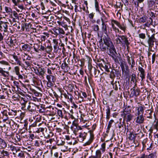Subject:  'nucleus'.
I'll use <instances>...</instances> for the list:
<instances>
[{
	"mask_svg": "<svg viewBox=\"0 0 158 158\" xmlns=\"http://www.w3.org/2000/svg\"><path fill=\"white\" fill-rule=\"evenodd\" d=\"M99 29V27L98 25H94V30L95 31H98Z\"/></svg>",
	"mask_w": 158,
	"mask_h": 158,
	"instance_id": "obj_62",
	"label": "nucleus"
},
{
	"mask_svg": "<svg viewBox=\"0 0 158 158\" xmlns=\"http://www.w3.org/2000/svg\"><path fill=\"white\" fill-rule=\"evenodd\" d=\"M10 149L13 151V154L14 155H16L17 153L19 152V149L16 148L14 146H10Z\"/></svg>",
	"mask_w": 158,
	"mask_h": 158,
	"instance_id": "obj_25",
	"label": "nucleus"
},
{
	"mask_svg": "<svg viewBox=\"0 0 158 158\" xmlns=\"http://www.w3.org/2000/svg\"><path fill=\"white\" fill-rule=\"evenodd\" d=\"M101 21L102 22V30L106 34L107 32V27L108 26L105 23L103 19H102Z\"/></svg>",
	"mask_w": 158,
	"mask_h": 158,
	"instance_id": "obj_14",
	"label": "nucleus"
},
{
	"mask_svg": "<svg viewBox=\"0 0 158 158\" xmlns=\"http://www.w3.org/2000/svg\"><path fill=\"white\" fill-rule=\"evenodd\" d=\"M20 98V96L17 94H15L12 96V98L15 100H19Z\"/></svg>",
	"mask_w": 158,
	"mask_h": 158,
	"instance_id": "obj_42",
	"label": "nucleus"
},
{
	"mask_svg": "<svg viewBox=\"0 0 158 158\" xmlns=\"http://www.w3.org/2000/svg\"><path fill=\"white\" fill-rule=\"evenodd\" d=\"M63 95L65 99L68 100V102H72L73 97L71 94L67 92V94L66 93H64Z\"/></svg>",
	"mask_w": 158,
	"mask_h": 158,
	"instance_id": "obj_10",
	"label": "nucleus"
},
{
	"mask_svg": "<svg viewBox=\"0 0 158 158\" xmlns=\"http://www.w3.org/2000/svg\"><path fill=\"white\" fill-rule=\"evenodd\" d=\"M144 112L143 107L142 106H140L137 108V112L135 114V115H143Z\"/></svg>",
	"mask_w": 158,
	"mask_h": 158,
	"instance_id": "obj_13",
	"label": "nucleus"
},
{
	"mask_svg": "<svg viewBox=\"0 0 158 158\" xmlns=\"http://www.w3.org/2000/svg\"><path fill=\"white\" fill-rule=\"evenodd\" d=\"M52 82L48 81L47 83V86L48 87L50 88L53 86V84L52 83Z\"/></svg>",
	"mask_w": 158,
	"mask_h": 158,
	"instance_id": "obj_52",
	"label": "nucleus"
},
{
	"mask_svg": "<svg viewBox=\"0 0 158 158\" xmlns=\"http://www.w3.org/2000/svg\"><path fill=\"white\" fill-rule=\"evenodd\" d=\"M75 12H81V8H80V10H79L78 9V6H77V5H75Z\"/></svg>",
	"mask_w": 158,
	"mask_h": 158,
	"instance_id": "obj_58",
	"label": "nucleus"
},
{
	"mask_svg": "<svg viewBox=\"0 0 158 158\" xmlns=\"http://www.w3.org/2000/svg\"><path fill=\"white\" fill-rule=\"evenodd\" d=\"M2 155V156L4 157L5 156L9 157V154L7 151H5L3 149Z\"/></svg>",
	"mask_w": 158,
	"mask_h": 158,
	"instance_id": "obj_39",
	"label": "nucleus"
},
{
	"mask_svg": "<svg viewBox=\"0 0 158 158\" xmlns=\"http://www.w3.org/2000/svg\"><path fill=\"white\" fill-rule=\"evenodd\" d=\"M139 38L144 40L146 37V35L145 34L143 33H141L139 34Z\"/></svg>",
	"mask_w": 158,
	"mask_h": 158,
	"instance_id": "obj_44",
	"label": "nucleus"
},
{
	"mask_svg": "<svg viewBox=\"0 0 158 158\" xmlns=\"http://www.w3.org/2000/svg\"><path fill=\"white\" fill-rule=\"evenodd\" d=\"M37 71L40 75L42 76L44 75V68L39 67L37 69Z\"/></svg>",
	"mask_w": 158,
	"mask_h": 158,
	"instance_id": "obj_31",
	"label": "nucleus"
},
{
	"mask_svg": "<svg viewBox=\"0 0 158 158\" xmlns=\"http://www.w3.org/2000/svg\"><path fill=\"white\" fill-rule=\"evenodd\" d=\"M33 93L35 94V95L36 96H39L40 95H41V94L40 93L38 92L36 90H33Z\"/></svg>",
	"mask_w": 158,
	"mask_h": 158,
	"instance_id": "obj_53",
	"label": "nucleus"
},
{
	"mask_svg": "<svg viewBox=\"0 0 158 158\" xmlns=\"http://www.w3.org/2000/svg\"><path fill=\"white\" fill-rule=\"evenodd\" d=\"M111 24L112 28L115 31H116V30H118V28L115 27L114 24H116L120 29L123 30L124 32H125L126 30V25L123 23L121 24L116 20L112 19L111 21Z\"/></svg>",
	"mask_w": 158,
	"mask_h": 158,
	"instance_id": "obj_2",
	"label": "nucleus"
},
{
	"mask_svg": "<svg viewBox=\"0 0 158 158\" xmlns=\"http://www.w3.org/2000/svg\"><path fill=\"white\" fill-rule=\"evenodd\" d=\"M117 37H118L120 38L123 42V44H124L126 45L127 47L130 44V43L128 42L127 38L126 36L123 35H116Z\"/></svg>",
	"mask_w": 158,
	"mask_h": 158,
	"instance_id": "obj_6",
	"label": "nucleus"
},
{
	"mask_svg": "<svg viewBox=\"0 0 158 158\" xmlns=\"http://www.w3.org/2000/svg\"><path fill=\"white\" fill-rule=\"evenodd\" d=\"M90 134V138L89 139L93 141L94 139V135L93 131L90 130L89 131Z\"/></svg>",
	"mask_w": 158,
	"mask_h": 158,
	"instance_id": "obj_43",
	"label": "nucleus"
},
{
	"mask_svg": "<svg viewBox=\"0 0 158 158\" xmlns=\"http://www.w3.org/2000/svg\"><path fill=\"white\" fill-rule=\"evenodd\" d=\"M44 131V127H40L36 131V132L37 133H40V132L43 133V132Z\"/></svg>",
	"mask_w": 158,
	"mask_h": 158,
	"instance_id": "obj_45",
	"label": "nucleus"
},
{
	"mask_svg": "<svg viewBox=\"0 0 158 158\" xmlns=\"http://www.w3.org/2000/svg\"><path fill=\"white\" fill-rule=\"evenodd\" d=\"M130 114L129 113H127V112L125 110H124L123 112V114H122V115L123 116V118H124L125 116L128 114Z\"/></svg>",
	"mask_w": 158,
	"mask_h": 158,
	"instance_id": "obj_59",
	"label": "nucleus"
},
{
	"mask_svg": "<svg viewBox=\"0 0 158 158\" xmlns=\"http://www.w3.org/2000/svg\"><path fill=\"white\" fill-rule=\"evenodd\" d=\"M114 121L112 119L109 122L108 125L107 127V129L109 131L110 129V128L111 126V125L113 122H114Z\"/></svg>",
	"mask_w": 158,
	"mask_h": 158,
	"instance_id": "obj_46",
	"label": "nucleus"
},
{
	"mask_svg": "<svg viewBox=\"0 0 158 158\" xmlns=\"http://www.w3.org/2000/svg\"><path fill=\"white\" fill-rule=\"evenodd\" d=\"M52 49V47L49 46L47 47V48L45 49V50L48 52H50L51 51Z\"/></svg>",
	"mask_w": 158,
	"mask_h": 158,
	"instance_id": "obj_56",
	"label": "nucleus"
},
{
	"mask_svg": "<svg viewBox=\"0 0 158 158\" xmlns=\"http://www.w3.org/2000/svg\"><path fill=\"white\" fill-rule=\"evenodd\" d=\"M8 114L10 115H16V112H13L9 110V112H8Z\"/></svg>",
	"mask_w": 158,
	"mask_h": 158,
	"instance_id": "obj_63",
	"label": "nucleus"
},
{
	"mask_svg": "<svg viewBox=\"0 0 158 158\" xmlns=\"http://www.w3.org/2000/svg\"><path fill=\"white\" fill-rule=\"evenodd\" d=\"M15 139L16 142L17 143L18 142H20L21 140L20 136L19 135H18L16 136V138H15Z\"/></svg>",
	"mask_w": 158,
	"mask_h": 158,
	"instance_id": "obj_57",
	"label": "nucleus"
},
{
	"mask_svg": "<svg viewBox=\"0 0 158 158\" xmlns=\"http://www.w3.org/2000/svg\"><path fill=\"white\" fill-rule=\"evenodd\" d=\"M133 116L131 114H128L123 118L124 120L127 122H130Z\"/></svg>",
	"mask_w": 158,
	"mask_h": 158,
	"instance_id": "obj_24",
	"label": "nucleus"
},
{
	"mask_svg": "<svg viewBox=\"0 0 158 158\" xmlns=\"http://www.w3.org/2000/svg\"><path fill=\"white\" fill-rule=\"evenodd\" d=\"M86 135V133L85 132H82L79 133V136L80 138H82V141H83L85 139Z\"/></svg>",
	"mask_w": 158,
	"mask_h": 158,
	"instance_id": "obj_28",
	"label": "nucleus"
},
{
	"mask_svg": "<svg viewBox=\"0 0 158 158\" xmlns=\"http://www.w3.org/2000/svg\"><path fill=\"white\" fill-rule=\"evenodd\" d=\"M133 142L134 143L135 145H133V146H135V147H136L138 146L139 143H138L137 141L135 140L134 139Z\"/></svg>",
	"mask_w": 158,
	"mask_h": 158,
	"instance_id": "obj_61",
	"label": "nucleus"
},
{
	"mask_svg": "<svg viewBox=\"0 0 158 158\" xmlns=\"http://www.w3.org/2000/svg\"><path fill=\"white\" fill-rule=\"evenodd\" d=\"M103 41L105 44L107 46L113 44L110 39L106 37L103 38Z\"/></svg>",
	"mask_w": 158,
	"mask_h": 158,
	"instance_id": "obj_20",
	"label": "nucleus"
},
{
	"mask_svg": "<svg viewBox=\"0 0 158 158\" xmlns=\"http://www.w3.org/2000/svg\"><path fill=\"white\" fill-rule=\"evenodd\" d=\"M5 10L6 12L7 13H10L12 11L11 9L7 6H5Z\"/></svg>",
	"mask_w": 158,
	"mask_h": 158,
	"instance_id": "obj_49",
	"label": "nucleus"
},
{
	"mask_svg": "<svg viewBox=\"0 0 158 158\" xmlns=\"http://www.w3.org/2000/svg\"><path fill=\"white\" fill-rule=\"evenodd\" d=\"M31 48L32 47L27 44H24L22 46V49L24 51L29 52Z\"/></svg>",
	"mask_w": 158,
	"mask_h": 158,
	"instance_id": "obj_15",
	"label": "nucleus"
},
{
	"mask_svg": "<svg viewBox=\"0 0 158 158\" xmlns=\"http://www.w3.org/2000/svg\"><path fill=\"white\" fill-rule=\"evenodd\" d=\"M73 58L76 62H77V61H78V59L77 58V57L76 56L75 54H73Z\"/></svg>",
	"mask_w": 158,
	"mask_h": 158,
	"instance_id": "obj_64",
	"label": "nucleus"
},
{
	"mask_svg": "<svg viewBox=\"0 0 158 158\" xmlns=\"http://www.w3.org/2000/svg\"><path fill=\"white\" fill-rule=\"evenodd\" d=\"M100 48L102 51H104L106 50V47L104 46L103 44L101 45L100 46Z\"/></svg>",
	"mask_w": 158,
	"mask_h": 158,
	"instance_id": "obj_55",
	"label": "nucleus"
},
{
	"mask_svg": "<svg viewBox=\"0 0 158 158\" xmlns=\"http://www.w3.org/2000/svg\"><path fill=\"white\" fill-rule=\"evenodd\" d=\"M27 154L26 152L23 151H20L19 150V152L17 153L16 154L15 156V157H16L17 156L18 157H24L26 155H27Z\"/></svg>",
	"mask_w": 158,
	"mask_h": 158,
	"instance_id": "obj_18",
	"label": "nucleus"
},
{
	"mask_svg": "<svg viewBox=\"0 0 158 158\" xmlns=\"http://www.w3.org/2000/svg\"><path fill=\"white\" fill-rule=\"evenodd\" d=\"M138 69L140 73V77L141 78V81H142L145 78V70L142 67L140 66L138 67Z\"/></svg>",
	"mask_w": 158,
	"mask_h": 158,
	"instance_id": "obj_9",
	"label": "nucleus"
},
{
	"mask_svg": "<svg viewBox=\"0 0 158 158\" xmlns=\"http://www.w3.org/2000/svg\"><path fill=\"white\" fill-rule=\"evenodd\" d=\"M153 128L156 130L157 134L156 135L158 138V120H155L153 124Z\"/></svg>",
	"mask_w": 158,
	"mask_h": 158,
	"instance_id": "obj_21",
	"label": "nucleus"
},
{
	"mask_svg": "<svg viewBox=\"0 0 158 158\" xmlns=\"http://www.w3.org/2000/svg\"><path fill=\"white\" fill-rule=\"evenodd\" d=\"M137 1L134 2V3L136 7L139 6V4L143 2L144 0H136Z\"/></svg>",
	"mask_w": 158,
	"mask_h": 158,
	"instance_id": "obj_38",
	"label": "nucleus"
},
{
	"mask_svg": "<svg viewBox=\"0 0 158 158\" xmlns=\"http://www.w3.org/2000/svg\"><path fill=\"white\" fill-rule=\"evenodd\" d=\"M156 153H152L149 155H145V158H156Z\"/></svg>",
	"mask_w": 158,
	"mask_h": 158,
	"instance_id": "obj_29",
	"label": "nucleus"
},
{
	"mask_svg": "<svg viewBox=\"0 0 158 158\" xmlns=\"http://www.w3.org/2000/svg\"><path fill=\"white\" fill-rule=\"evenodd\" d=\"M0 73L1 76H3L5 77H7L9 75V73L8 71H5L1 67H0Z\"/></svg>",
	"mask_w": 158,
	"mask_h": 158,
	"instance_id": "obj_12",
	"label": "nucleus"
},
{
	"mask_svg": "<svg viewBox=\"0 0 158 158\" xmlns=\"http://www.w3.org/2000/svg\"><path fill=\"white\" fill-rule=\"evenodd\" d=\"M106 118L107 119H109L110 118V109L109 107H108L107 110H106Z\"/></svg>",
	"mask_w": 158,
	"mask_h": 158,
	"instance_id": "obj_41",
	"label": "nucleus"
},
{
	"mask_svg": "<svg viewBox=\"0 0 158 158\" xmlns=\"http://www.w3.org/2000/svg\"><path fill=\"white\" fill-rule=\"evenodd\" d=\"M155 4V3L153 1H150L148 2V8L150 10L153 9V6Z\"/></svg>",
	"mask_w": 158,
	"mask_h": 158,
	"instance_id": "obj_30",
	"label": "nucleus"
},
{
	"mask_svg": "<svg viewBox=\"0 0 158 158\" xmlns=\"http://www.w3.org/2000/svg\"><path fill=\"white\" fill-rule=\"evenodd\" d=\"M0 63L2 64L9 66V67H8V70H10L11 69V67L10 66L9 64L6 61L4 60L1 61H0Z\"/></svg>",
	"mask_w": 158,
	"mask_h": 158,
	"instance_id": "obj_37",
	"label": "nucleus"
},
{
	"mask_svg": "<svg viewBox=\"0 0 158 158\" xmlns=\"http://www.w3.org/2000/svg\"><path fill=\"white\" fill-rule=\"evenodd\" d=\"M147 19L148 18L146 16L140 18L139 22L140 23H144L146 22Z\"/></svg>",
	"mask_w": 158,
	"mask_h": 158,
	"instance_id": "obj_36",
	"label": "nucleus"
},
{
	"mask_svg": "<svg viewBox=\"0 0 158 158\" xmlns=\"http://www.w3.org/2000/svg\"><path fill=\"white\" fill-rule=\"evenodd\" d=\"M46 78L48 81L54 83L56 80V78L54 76L52 75H48L46 76Z\"/></svg>",
	"mask_w": 158,
	"mask_h": 158,
	"instance_id": "obj_19",
	"label": "nucleus"
},
{
	"mask_svg": "<svg viewBox=\"0 0 158 158\" xmlns=\"http://www.w3.org/2000/svg\"><path fill=\"white\" fill-rule=\"evenodd\" d=\"M113 81L111 83L112 84L113 88L115 90H117L118 88H120V85L119 81H116L114 83H113Z\"/></svg>",
	"mask_w": 158,
	"mask_h": 158,
	"instance_id": "obj_22",
	"label": "nucleus"
},
{
	"mask_svg": "<svg viewBox=\"0 0 158 158\" xmlns=\"http://www.w3.org/2000/svg\"><path fill=\"white\" fill-rule=\"evenodd\" d=\"M8 21L11 22L10 19H6L5 21H0V30L2 31H3L4 32H6L7 31L8 26L9 23Z\"/></svg>",
	"mask_w": 158,
	"mask_h": 158,
	"instance_id": "obj_3",
	"label": "nucleus"
},
{
	"mask_svg": "<svg viewBox=\"0 0 158 158\" xmlns=\"http://www.w3.org/2000/svg\"><path fill=\"white\" fill-rule=\"evenodd\" d=\"M111 56H112V59L114 60L116 63H118V59L120 60L121 59V57L118 56H116L115 55V56L114 55H111Z\"/></svg>",
	"mask_w": 158,
	"mask_h": 158,
	"instance_id": "obj_33",
	"label": "nucleus"
},
{
	"mask_svg": "<svg viewBox=\"0 0 158 158\" xmlns=\"http://www.w3.org/2000/svg\"><path fill=\"white\" fill-rule=\"evenodd\" d=\"M131 81L132 82L135 84V86H136L137 84V80H136V75L135 73H132L131 76Z\"/></svg>",
	"mask_w": 158,
	"mask_h": 158,
	"instance_id": "obj_17",
	"label": "nucleus"
},
{
	"mask_svg": "<svg viewBox=\"0 0 158 158\" xmlns=\"http://www.w3.org/2000/svg\"><path fill=\"white\" fill-rule=\"evenodd\" d=\"M136 86L135 85L132 89V91L131 92V94L133 95H135V96L137 97L139 95V89H136Z\"/></svg>",
	"mask_w": 158,
	"mask_h": 158,
	"instance_id": "obj_16",
	"label": "nucleus"
},
{
	"mask_svg": "<svg viewBox=\"0 0 158 158\" xmlns=\"http://www.w3.org/2000/svg\"><path fill=\"white\" fill-rule=\"evenodd\" d=\"M57 113L58 115L61 118H63V113L62 110H58L57 111Z\"/></svg>",
	"mask_w": 158,
	"mask_h": 158,
	"instance_id": "obj_54",
	"label": "nucleus"
},
{
	"mask_svg": "<svg viewBox=\"0 0 158 158\" xmlns=\"http://www.w3.org/2000/svg\"><path fill=\"white\" fill-rule=\"evenodd\" d=\"M93 158H103L101 157V152L100 150H97L96 152V155L94 156Z\"/></svg>",
	"mask_w": 158,
	"mask_h": 158,
	"instance_id": "obj_27",
	"label": "nucleus"
},
{
	"mask_svg": "<svg viewBox=\"0 0 158 158\" xmlns=\"http://www.w3.org/2000/svg\"><path fill=\"white\" fill-rule=\"evenodd\" d=\"M137 117L135 118V122L138 124L143 123L144 121V118L143 115H136Z\"/></svg>",
	"mask_w": 158,
	"mask_h": 158,
	"instance_id": "obj_7",
	"label": "nucleus"
},
{
	"mask_svg": "<svg viewBox=\"0 0 158 158\" xmlns=\"http://www.w3.org/2000/svg\"><path fill=\"white\" fill-rule=\"evenodd\" d=\"M106 147V143H103L101 146V148L100 149L102 151V152H104L105 151Z\"/></svg>",
	"mask_w": 158,
	"mask_h": 158,
	"instance_id": "obj_48",
	"label": "nucleus"
},
{
	"mask_svg": "<svg viewBox=\"0 0 158 158\" xmlns=\"http://www.w3.org/2000/svg\"><path fill=\"white\" fill-rule=\"evenodd\" d=\"M154 36L155 34H154L151 37L149 35H148L149 38L148 40V43L150 47L152 48L154 45V42L156 40Z\"/></svg>",
	"mask_w": 158,
	"mask_h": 158,
	"instance_id": "obj_5",
	"label": "nucleus"
},
{
	"mask_svg": "<svg viewBox=\"0 0 158 158\" xmlns=\"http://www.w3.org/2000/svg\"><path fill=\"white\" fill-rule=\"evenodd\" d=\"M22 57L23 61L26 60H30L31 59V57L30 56L27 54L25 53L23 55H22Z\"/></svg>",
	"mask_w": 158,
	"mask_h": 158,
	"instance_id": "obj_26",
	"label": "nucleus"
},
{
	"mask_svg": "<svg viewBox=\"0 0 158 158\" xmlns=\"http://www.w3.org/2000/svg\"><path fill=\"white\" fill-rule=\"evenodd\" d=\"M34 106L32 103H29V105L27 106V109L31 112L34 111L35 110V107Z\"/></svg>",
	"mask_w": 158,
	"mask_h": 158,
	"instance_id": "obj_23",
	"label": "nucleus"
},
{
	"mask_svg": "<svg viewBox=\"0 0 158 158\" xmlns=\"http://www.w3.org/2000/svg\"><path fill=\"white\" fill-rule=\"evenodd\" d=\"M156 54L155 53L153 54L152 56V63L153 64L155 60Z\"/></svg>",
	"mask_w": 158,
	"mask_h": 158,
	"instance_id": "obj_60",
	"label": "nucleus"
},
{
	"mask_svg": "<svg viewBox=\"0 0 158 158\" xmlns=\"http://www.w3.org/2000/svg\"><path fill=\"white\" fill-rule=\"evenodd\" d=\"M17 6H18V7L21 10V12H22V10H25V7L23 4H18V5Z\"/></svg>",
	"mask_w": 158,
	"mask_h": 158,
	"instance_id": "obj_51",
	"label": "nucleus"
},
{
	"mask_svg": "<svg viewBox=\"0 0 158 158\" xmlns=\"http://www.w3.org/2000/svg\"><path fill=\"white\" fill-rule=\"evenodd\" d=\"M14 70L16 74H18L19 73L20 69L19 66H15L14 68Z\"/></svg>",
	"mask_w": 158,
	"mask_h": 158,
	"instance_id": "obj_47",
	"label": "nucleus"
},
{
	"mask_svg": "<svg viewBox=\"0 0 158 158\" xmlns=\"http://www.w3.org/2000/svg\"><path fill=\"white\" fill-rule=\"evenodd\" d=\"M107 52L108 54L110 56L111 55H114L115 56V55H117L115 48L113 44L107 46Z\"/></svg>",
	"mask_w": 158,
	"mask_h": 158,
	"instance_id": "obj_4",
	"label": "nucleus"
},
{
	"mask_svg": "<svg viewBox=\"0 0 158 158\" xmlns=\"http://www.w3.org/2000/svg\"><path fill=\"white\" fill-rule=\"evenodd\" d=\"M127 60L128 64L129 65H131V68L132 69L134 67L135 64L134 57L131 56L130 57L127 56Z\"/></svg>",
	"mask_w": 158,
	"mask_h": 158,
	"instance_id": "obj_8",
	"label": "nucleus"
},
{
	"mask_svg": "<svg viewBox=\"0 0 158 158\" xmlns=\"http://www.w3.org/2000/svg\"><path fill=\"white\" fill-rule=\"evenodd\" d=\"M95 6L97 11H99V9L98 3L97 0H95Z\"/></svg>",
	"mask_w": 158,
	"mask_h": 158,
	"instance_id": "obj_50",
	"label": "nucleus"
},
{
	"mask_svg": "<svg viewBox=\"0 0 158 158\" xmlns=\"http://www.w3.org/2000/svg\"><path fill=\"white\" fill-rule=\"evenodd\" d=\"M0 145L3 148H5L7 147V143L6 142L2 139L0 142Z\"/></svg>",
	"mask_w": 158,
	"mask_h": 158,
	"instance_id": "obj_32",
	"label": "nucleus"
},
{
	"mask_svg": "<svg viewBox=\"0 0 158 158\" xmlns=\"http://www.w3.org/2000/svg\"><path fill=\"white\" fill-rule=\"evenodd\" d=\"M8 44L10 47H14V45H15L12 39L10 38V40H9Z\"/></svg>",
	"mask_w": 158,
	"mask_h": 158,
	"instance_id": "obj_40",
	"label": "nucleus"
},
{
	"mask_svg": "<svg viewBox=\"0 0 158 158\" xmlns=\"http://www.w3.org/2000/svg\"><path fill=\"white\" fill-rule=\"evenodd\" d=\"M103 65L104 67L103 68L107 72H110L109 68L110 67L109 66V64H106L105 63H103Z\"/></svg>",
	"mask_w": 158,
	"mask_h": 158,
	"instance_id": "obj_35",
	"label": "nucleus"
},
{
	"mask_svg": "<svg viewBox=\"0 0 158 158\" xmlns=\"http://www.w3.org/2000/svg\"><path fill=\"white\" fill-rule=\"evenodd\" d=\"M19 53H18L17 55L14 53L12 54H10V60L11 63L13 64L18 65L22 66V63L21 61V58Z\"/></svg>",
	"mask_w": 158,
	"mask_h": 158,
	"instance_id": "obj_1",
	"label": "nucleus"
},
{
	"mask_svg": "<svg viewBox=\"0 0 158 158\" xmlns=\"http://www.w3.org/2000/svg\"><path fill=\"white\" fill-rule=\"evenodd\" d=\"M53 41L54 44V45L53 46L55 50H56L58 47V40L57 39H53Z\"/></svg>",
	"mask_w": 158,
	"mask_h": 158,
	"instance_id": "obj_34",
	"label": "nucleus"
},
{
	"mask_svg": "<svg viewBox=\"0 0 158 158\" xmlns=\"http://www.w3.org/2000/svg\"><path fill=\"white\" fill-rule=\"evenodd\" d=\"M148 139L147 138L145 139H144L142 141V144L143 145V148H145L147 146L148 147L149 145L150 144V146L149 148H147V150H151V147L152 146V144H150L149 143V144L148 143Z\"/></svg>",
	"mask_w": 158,
	"mask_h": 158,
	"instance_id": "obj_11",
	"label": "nucleus"
}]
</instances>
